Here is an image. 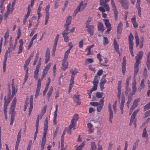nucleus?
I'll return each instance as SVG.
<instances>
[{"label": "nucleus", "mask_w": 150, "mask_h": 150, "mask_svg": "<svg viewBox=\"0 0 150 150\" xmlns=\"http://www.w3.org/2000/svg\"><path fill=\"white\" fill-rule=\"evenodd\" d=\"M48 124L47 118L46 117L44 123L43 135L42 137V140L40 144L41 150H44V146L46 142V136L48 128Z\"/></svg>", "instance_id": "f257e3e1"}, {"label": "nucleus", "mask_w": 150, "mask_h": 150, "mask_svg": "<svg viewBox=\"0 0 150 150\" xmlns=\"http://www.w3.org/2000/svg\"><path fill=\"white\" fill-rule=\"evenodd\" d=\"M78 115L77 114H75L73 116L71 120V123L66 130L68 134L70 135L71 134L72 129H73V130L76 129V123L78 120Z\"/></svg>", "instance_id": "f03ea898"}, {"label": "nucleus", "mask_w": 150, "mask_h": 150, "mask_svg": "<svg viewBox=\"0 0 150 150\" xmlns=\"http://www.w3.org/2000/svg\"><path fill=\"white\" fill-rule=\"evenodd\" d=\"M17 99L16 97H15L13 100L12 102L11 108L10 110V113L11 114V120L10 123V125H11L13 122L14 120V116L15 113L14 112V109L15 108Z\"/></svg>", "instance_id": "7ed1b4c3"}, {"label": "nucleus", "mask_w": 150, "mask_h": 150, "mask_svg": "<svg viewBox=\"0 0 150 150\" xmlns=\"http://www.w3.org/2000/svg\"><path fill=\"white\" fill-rule=\"evenodd\" d=\"M78 71L76 69H71L69 71L70 73L71 74V76L70 80V83L69 87L68 92L69 93L71 91V88L74 84V76L78 73Z\"/></svg>", "instance_id": "20e7f679"}, {"label": "nucleus", "mask_w": 150, "mask_h": 150, "mask_svg": "<svg viewBox=\"0 0 150 150\" xmlns=\"http://www.w3.org/2000/svg\"><path fill=\"white\" fill-rule=\"evenodd\" d=\"M87 5V1L86 0L81 1L76 9L74 11V13L76 15L79 12L83 11L85 9Z\"/></svg>", "instance_id": "39448f33"}, {"label": "nucleus", "mask_w": 150, "mask_h": 150, "mask_svg": "<svg viewBox=\"0 0 150 150\" xmlns=\"http://www.w3.org/2000/svg\"><path fill=\"white\" fill-rule=\"evenodd\" d=\"M99 78V77L97 75L94 76L93 82V86L91 90H88L87 91V93L88 95H91V93L92 91L96 90L97 87V85L98 83V79Z\"/></svg>", "instance_id": "423d86ee"}, {"label": "nucleus", "mask_w": 150, "mask_h": 150, "mask_svg": "<svg viewBox=\"0 0 150 150\" xmlns=\"http://www.w3.org/2000/svg\"><path fill=\"white\" fill-rule=\"evenodd\" d=\"M59 34H57L55 39L54 44L52 49V56L54 57L55 55V52L56 51V48L57 45V41L59 38Z\"/></svg>", "instance_id": "0eeeda50"}, {"label": "nucleus", "mask_w": 150, "mask_h": 150, "mask_svg": "<svg viewBox=\"0 0 150 150\" xmlns=\"http://www.w3.org/2000/svg\"><path fill=\"white\" fill-rule=\"evenodd\" d=\"M50 8V5L48 4L47 6L46 7L45 9V11L46 12L45 16V25H46L49 18L50 13L49 12V10Z\"/></svg>", "instance_id": "6e6552de"}, {"label": "nucleus", "mask_w": 150, "mask_h": 150, "mask_svg": "<svg viewBox=\"0 0 150 150\" xmlns=\"http://www.w3.org/2000/svg\"><path fill=\"white\" fill-rule=\"evenodd\" d=\"M121 87H122V81H119L117 83V97L119 100L120 99L121 94Z\"/></svg>", "instance_id": "1a4fd4ad"}, {"label": "nucleus", "mask_w": 150, "mask_h": 150, "mask_svg": "<svg viewBox=\"0 0 150 150\" xmlns=\"http://www.w3.org/2000/svg\"><path fill=\"white\" fill-rule=\"evenodd\" d=\"M143 52L142 51H139L136 56V62L135 63L140 64L142 58Z\"/></svg>", "instance_id": "9d476101"}, {"label": "nucleus", "mask_w": 150, "mask_h": 150, "mask_svg": "<svg viewBox=\"0 0 150 150\" xmlns=\"http://www.w3.org/2000/svg\"><path fill=\"white\" fill-rule=\"evenodd\" d=\"M136 82L135 78V76L133 78V82L132 83V91L131 94V95H133L135 94L137 91Z\"/></svg>", "instance_id": "9b49d317"}, {"label": "nucleus", "mask_w": 150, "mask_h": 150, "mask_svg": "<svg viewBox=\"0 0 150 150\" xmlns=\"http://www.w3.org/2000/svg\"><path fill=\"white\" fill-rule=\"evenodd\" d=\"M112 7L114 13L115 19L116 21L117 19L118 12L116 9V7L113 0H111Z\"/></svg>", "instance_id": "f8f14e48"}, {"label": "nucleus", "mask_w": 150, "mask_h": 150, "mask_svg": "<svg viewBox=\"0 0 150 150\" xmlns=\"http://www.w3.org/2000/svg\"><path fill=\"white\" fill-rule=\"evenodd\" d=\"M140 100V98H138L134 100L133 104L130 110V114H131V113L132 112L133 110L137 106L138 102Z\"/></svg>", "instance_id": "ddd939ff"}, {"label": "nucleus", "mask_w": 150, "mask_h": 150, "mask_svg": "<svg viewBox=\"0 0 150 150\" xmlns=\"http://www.w3.org/2000/svg\"><path fill=\"white\" fill-rule=\"evenodd\" d=\"M141 0H137L136 3V8L138 11V16L139 17H141V10L142 9L140 6Z\"/></svg>", "instance_id": "4468645a"}, {"label": "nucleus", "mask_w": 150, "mask_h": 150, "mask_svg": "<svg viewBox=\"0 0 150 150\" xmlns=\"http://www.w3.org/2000/svg\"><path fill=\"white\" fill-rule=\"evenodd\" d=\"M11 4H9L7 6V11L6 12L4 15V20H6L8 17V16L11 13V8L10 6Z\"/></svg>", "instance_id": "2eb2a0df"}, {"label": "nucleus", "mask_w": 150, "mask_h": 150, "mask_svg": "<svg viewBox=\"0 0 150 150\" xmlns=\"http://www.w3.org/2000/svg\"><path fill=\"white\" fill-rule=\"evenodd\" d=\"M126 57L124 56L123 59V62L122 64V73L123 75H125L126 71Z\"/></svg>", "instance_id": "dca6fc26"}, {"label": "nucleus", "mask_w": 150, "mask_h": 150, "mask_svg": "<svg viewBox=\"0 0 150 150\" xmlns=\"http://www.w3.org/2000/svg\"><path fill=\"white\" fill-rule=\"evenodd\" d=\"M11 86L12 88L11 96L13 97L17 92V90L15 88L13 79L12 80Z\"/></svg>", "instance_id": "f3484780"}, {"label": "nucleus", "mask_w": 150, "mask_h": 150, "mask_svg": "<svg viewBox=\"0 0 150 150\" xmlns=\"http://www.w3.org/2000/svg\"><path fill=\"white\" fill-rule=\"evenodd\" d=\"M134 37L132 33H130L128 37L129 44V47H133V40Z\"/></svg>", "instance_id": "a211bd4d"}, {"label": "nucleus", "mask_w": 150, "mask_h": 150, "mask_svg": "<svg viewBox=\"0 0 150 150\" xmlns=\"http://www.w3.org/2000/svg\"><path fill=\"white\" fill-rule=\"evenodd\" d=\"M80 96V95L77 93L75 94L74 96V100L77 105H80L81 103V101L79 100V99Z\"/></svg>", "instance_id": "6ab92c4d"}, {"label": "nucleus", "mask_w": 150, "mask_h": 150, "mask_svg": "<svg viewBox=\"0 0 150 150\" xmlns=\"http://www.w3.org/2000/svg\"><path fill=\"white\" fill-rule=\"evenodd\" d=\"M20 45L19 47V49L18 52V54H21L23 51V43L22 39H20L19 41Z\"/></svg>", "instance_id": "aec40b11"}, {"label": "nucleus", "mask_w": 150, "mask_h": 150, "mask_svg": "<svg viewBox=\"0 0 150 150\" xmlns=\"http://www.w3.org/2000/svg\"><path fill=\"white\" fill-rule=\"evenodd\" d=\"M11 100V97L8 96L7 98L6 96L4 97V106L7 107L8 104L10 103Z\"/></svg>", "instance_id": "412c9836"}, {"label": "nucleus", "mask_w": 150, "mask_h": 150, "mask_svg": "<svg viewBox=\"0 0 150 150\" xmlns=\"http://www.w3.org/2000/svg\"><path fill=\"white\" fill-rule=\"evenodd\" d=\"M146 66L148 69L149 70L150 69V52H149L146 54Z\"/></svg>", "instance_id": "4be33fe9"}, {"label": "nucleus", "mask_w": 150, "mask_h": 150, "mask_svg": "<svg viewBox=\"0 0 150 150\" xmlns=\"http://www.w3.org/2000/svg\"><path fill=\"white\" fill-rule=\"evenodd\" d=\"M131 21L133 25V27L135 28H137L138 26V24L136 21V18L135 16L133 17L131 19Z\"/></svg>", "instance_id": "5701e85b"}, {"label": "nucleus", "mask_w": 150, "mask_h": 150, "mask_svg": "<svg viewBox=\"0 0 150 150\" xmlns=\"http://www.w3.org/2000/svg\"><path fill=\"white\" fill-rule=\"evenodd\" d=\"M113 44L115 50L117 52L119 53L120 55L119 45L115 39L114 40Z\"/></svg>", "instance_id": "b1692460"}, {"label": "nucleus", "mask_w": 150, "mask_h": 150, "mask_svg": "<svg viewBox=\"0 0 150 150\" xmlns=\"http://www.w3.org/2000/svg\"><path fill=\"white\" fill-rule=\"evenodd\" d=\"M140 64L135 63L134 66V75L135 77V76L137 74V73L138 72L139 70V66Z\"/></svg>", "instance_id": "393cba45"}, {"label": "nucleus", "mask_w": 150, "mask_h": 150, "mask_svg": "<svg viewBox=\"0 0 150 150\" xmlns=\"http://www.w3.org/2000/svg\"><path fill=\"white\" fill-rule=\"evenodd\" d=\"M119 1L124 8L125 9H127L128 8V4L126 1V0H121Z\"/></svg>", "instance_id": "a878e982"}, {"label": "nucleus", "mask_w": 150, "mask_h": 150, "mask_svg": "<svg viewBox=\"0 0 150 150\" xmlns=\"http://www.w3.org/2000/svg\"><path fill=\"white\" fill-rule=\"evenodd\" d=\"M122 24L121 22H120L118 24L117 28V33L120 34L122 32Z\"/></svg>", "instance_id": "bb28decb"}, {"label": "nucleus", "mask_w": 150, "mask_h": 150, "mask_svg": "<svg viewBox=\"0 0 150 150\" xmlns=\"http://www.w3.org/2000/svg\"><path fill=\"white\" fill-rule=\"evenodd\" d=\"M30 61L31 59H30V58H28V59L26 60L23 66L24 69H28V66L29 64Z\"/></svg>", "instance_id": "cd10ccee"}, {"label": "nucleus", "mask_w": 150, "mask_h": 150, "mask_svg": "<svg viewBox=\"0 0 150 150\" xmlns=\"http://www.w3.org/2000/svg\"><path fill=\"white\" fill-rule=\"evenodd\" d=\"M65 57H66V52L64 54V58L62 60V67H61V69L63 71H65L66 70V60H65Z\"/></svg>", "instance_id": "c85d7f7f"}, {"label": "nucleus", "mask_w": 150, "mask_h": 150, "mask_svg": "<svg viewBox=\"0 0 150 150\" xmlns=\"http://www.w3.org/2000/svg\"><path fill=\"white\" fill-rule=\"evenodd\" d=\"M142 137L143 138H145L147 139H148V135L147 132L146 128H144L143 130L142 133Z\"/></svg>", "instance_id": "c756f323"}, {"label": "nucleus", "mask_w": 150, "mask_h": 150, "mask_svg": "<svg viewBox=\"0 0 150 150\" xmlns=\"http://www.w3.org/2000/svg\"><path fill=\"white\" fill-rule=\"evenodd\" d=\"M53 91V87L52 86H51L50 88V89L47 93V99L48 100L50 99V96L52 93Z\"/></svg>", "instance_id": "7c9ffc66"}, {"label": "nucleus", "mask_w": 150, "mask_h": 150, "mask_svg": "<svg viewBox=\"0 0 150 150\" xmlns=\"http://www.w3.org/2000/svg\"><path fill=\"white\" fill-rule=\"evenodd\" d=\"M98 29L99 31H103L104 30V27L103 24L100 22L98 24Z\"/></svg>", "instance_id": "2f4dec72"}, {"label": "nucleus", "mask_w": 150, "mask_h": 150, "mask_svg": "<svg viewBox=\"0 0 150 150\" xmlns=\"http://www.w3.org/2000/svg\"><path fill=\"white\" fill-rule=\"evenodd\" d=\"M87 29V31L90 33L91 35L93 34V31L94 29V26L93 25H88Z\"/></svg>", "instance_id": "473e14b6"}, {"label": "nucleus", "mask_w": 150, "mask_h": 150, "mask_svg": "<svg viewBox=\"0 0 150 150\" xmlns=\"http://www.w3.org/2000/svg\"><path fill=\"white\" fill-rule=\"evenodd\" d=\"M144 79H143L141 81L140 84V86L138 88V91H141V90L145 86V84L144 83Z\"/></svg>", "instance_id": "72a5a7b5"}, {"label": "nucleus", "mask_w": 150, "mask_h": 150, "mask_svg": "<svg viewBox=\"0 0 150 150\" xmlns=\"http://www.w3.org/2000/svg\"><path fill=\"white\" fill-rule=\"evenodd\" d=\"M21 130L20 129L18 133L16 143H19L21 141Z\"/></svg>", "instance_id": "f704fd0d"}, {"label": "nucleus", "mask_w": 150, "mask_h": 150, "mask_svg": "<svg viewBox=\"0 0 150 150\" xmlns=\"http://www.w3.org/2000/svg\"><path fill=\"white\" fill-rule=\"evenodd\" d=\"M72 20V17L71 16H68L66 19V26L69 25L70 24Z\"/></svg>", "instance_id": "c9c22d12"}, {"label": "nucleus", "mask_w": 150, "mask_h": 150, "mask_svg": "<svg viewBox=\"0 0 150 150\" xmlns=\"http://www.w3.org/2000/svg\"><path fill=\"white\" fill-rule=\"evenodd\" d=\"M91 147L90 150H96V146L95 142H92L91 143Z\"/></svg>", "instance_id": "e433bc0d"}, {"label": "nucleus", "mask_w": 150, "mask_h": 150, "mask_svg": "<svg viewBox=\"0 0 150 150\" xmlns=\"http://www.w3.org/2000/svg\"><path fill=\"white\" fill-rule=\"evenodd\" d=\"M103 21H104V23L106 28L111 27V24L108 20L105 19H104Z\"/></svg>", "instance_id": "4c0bfd02"}, {"label": "nucleus", "mask_w": 150, "mask_h": 150, "mask_svg": "<svg viewBox=\"0 0 150 150\" xmlns=\"http://www.w3.org/2000/svg\"><path fill=\"white\" fill-rule=\"evenodd\" d=\"M85 144V142H83L81 144L77 146L75 150H81L82 148L84 146Z\"/></svg>", "instance_id": "58836bf2"}, {"label": "nucleus", "mask_w": 150, "mask_h": 150, "mask_svg": "<svg viewBox=\"0 0 150 150\" xmlns=\"http://www.w3.org/2000/svg\"><path fill=\"white\" fill-rule=\"evenodd\" d=\"M93 62V59L92 58H88L86 59L85 61V63L86 64L91 63Z\"/></svg>", "instance_id": "ea45409f"}, {"label": "nucleus", "mask_w": 150, "mask_h": 150, "mask_svg": "<svg viewBox=\"0 0 150 150\" xmlns=\"http://www.w3.org/2000/svg\"><path fill=\"white\" fill-rule=\"evenodd\" d=\"M109 121L110 123H111L112 122V119L113 117V112H109Z\"/></svg>", "instance_id": "a19ab883"}, {"label": "nucleus", "mask_w": 150, "mask_h": 150, "mask_svg": "<svg viewBox=\"0 0 150 150\" xmlns=\"http://www.w3.org/2000/svg\"><path fill=\"white\" fill-rule=\"evenodd\" d=\"M68 45L69 48L66 51V54L69 53L70 50L73 46L72 43L71 42H69L68 43Z\"/></svg>", "instance_id": "79ce46f5"}, {"label": "nucleus", "mask_w": 150, "mask_h": 150, "mask_svg": "<svg viewBox=\"0 0 150 150\" xmlns=\"http://www.w3.org/2000/svg\"><path fill=\"white\" fill-rule=\"evenodd\" d=\"M13 39H12V37H11L9 39V46H10L8 48V50H9L10 49H11L12 48V47H13V44H12V42H13Z\"/></svg>", "instance_id": "37998d69"}, {"label": "nucleus", "mask_w": 150, "mask_h": 150, "mask_svg": "<svg viewBox=\"0 0 150 150\" xmlns=\"http://www.w3.org/2000/svg\"><path fill=\"white\" fill-rule=\"evenodd\" d=\"M135 38L136 40V46L137 47L139 45V39L137 34L135 35Z\"/></svg>", "instance_id": "c03bdc74"}, {"label": "nucleus", "mask_w": 150, "mask_h": 150, "mask_svg": "<svg viewBox=\"0 0 150 150\" xmlns=\"http://www.w3.org/2000/svg\"><path fill=\"white\" fill-rule=\"evenodd\" d=\"M33 96L31 95L30 96V98L29 103H30V107L33 108Z\"/></svg>", "instance_id": "a18cd8bd"}, {"label": "nucleus", "mask_w": 150, "mask_h": 150, "mask_svg": "<svg viewBox=\"0 0 150 150\" xmlns=\"http://www.w3.org/2000/svg\"><path fill=\"white\" fill-rule=\"evenodd\" d=\"M103 93H100L97 92L96 93V96L98 98H101L103 96Z\"/></svg>", "instance_id": "49530a36"}, {"label": "nucleus", "mask_w": 150, "mask_h": 150, "mask_svg": "<svg viewBox=\"0 0 150 150\" xmlns=\"http://www.w3.org/2000/svg\"><path fill=\"white\" fill-rule=\"evenodd\" d=\"M51 65V63L50 62L44 68L43 70L48 71Z\"/></svg>", "instance_id": "de8ad7c7"}, {"label": "nucleus", "mask_w": 150, "mask_h": 150, "mask_svg": "<svg viewBox=\"0 0 150 150\" xmlns=\"http://www.w3.org/2000/svg\"><path fill=\"white\" fill-rule=\"evenodd\" d=\"M40 89V88H37L35 95V98H36L38 96Z\"/></svg>", "instance_id": "09e8293b"}, {"label": "nucleus", "mask_w": 150, "mask_h": 150, "mask_svg": "<svg viewBox=\"0 0 150 150\" xmlns=\"http://www.w3.org/2000/svg\"><path fill=\"white\" fill-rule=\"evenodd\" d=\"M9 36V33L7 31L5 34L4 38L5 39V43L6 42V40H7Z\"/></svg>", "instance_id": "8fccbe9b"}, {"label": "nucleus", "mask_w": 150, "mask_h": 150, "mask_svg": "<svg viewBox=\"0 0 150 150\" xmlns=\"http://www.w3.org/2000/svg\"><path fill=\"white\" fill-rule=\"evenodd\" d=\"M91 17L88 18V19L87 20L86 23V27L88 28V26L89 25V24L90 23L91 21Z\"/></svg>", "instance_id": "3c124183"}, {"label": "nucleus", "mask_w": 150, "mask_h": 150, "mask_svg": "<svg viewBox=\"0 0 150 150\" xmlns=\"http://www.w3.org/2000/svg\"><path fill=\"white\" fill-rule=\"evenodd\" d=\"M47 71L43 70V71H42V74L41 77L42 80L44 79V78L45 77L47 74Z\"/></svg>", "instance_id": "603ef678"}, {"label": "nucleus", "mask_w": 150, "mask_h": 150, "mask_svg": "<svg viewBox=\"0 0 150 150\" xmlns=\"http://www.w3.org/2000/svg\"><path fill=\"white\" fill-rule=\"evenodd\" d=\"M103 44L104 45L108 44V40L107 38L105 37H104L103 40Z\"/></svg>", "instance_id": "864d4df0"}, {"label": "nucleus", "mask_w": 150, "mask_h": 150, "mask_svg": "<svg viewBox=\"0 0 150 150\" xmlns=\"http://www.w3.org/2000/svg\"><path fill=\"white\" fill-rule=\"evenodd\" d=\"M136 121L135 117L132 115L131 117L130 121V125H131L133 122H134Z\"/></svg>", "instance_id": "5fc2aeb1"}, {"label": "nucleus", "mask_w": 150, "mask_h": 150, "mask_svg": "<svg viewBox=\"0 0 150 150\" xmlns=\"http://www.w3.org/2000/svg\"><path fill=\"white\" fill-rule=\"evenodd\" d=\"M103 106V105H100V104L98 106H97V110L98 112H99L101 111Z\"/></svg>", "instance_id": "6e6d98bb"}, {"label": "nucleus", "mask_w": 150, "mask_h": 150, "mask_svg": "<svg viewBox=\"0 0 150 150\" xmlns=\"http://www.w3.org/2000/svg\"><path fill=\"white\" fill-rule=\"evenodd\" d=\"M42 79H39L38 80V83L37 84V88H41V81L42 80Z\"/></svg>", "instance_id": "4d7b16f0"}, {"label": "nucleus", "mask_w": 150, "mask_h": 150, "mask_svg": "<svg viewBox=\"0 0 150 150\" xmlns=\"http://www.w3.org/2000/svg\"><path fill=\"white\" fill-rule=\"evenodd\" d=\"M50 55H45V63L46 64H47L48 62L50 60Z\"/></svg>", "instance_id": "13d9d810"}, {"label": "nucleus", "mask_w": 150, "mask_h": 150, "mask_svg": "<svg viewBox=\"0 0 150 150\" xmlns=\"http://www.w3.org/2000/svg\"><path fill=\"white\" fill-rule=\"evenodd\" d=\"M90 104L91 105L95 106H98L99 104V103L98 102H90Z\"/></svg>", "instance_id": "bf43d9fd"}, {"label": "nucleus", "mask_w": 150, "mask_h": 150, "mask_svg": "<svg viewBox=\"0 0 150 150\" xmlns=\"http://www.w3.org/2000/svg\"><path fill=\"white\" fill-rule=\"evenodd\" d=\"M131 76H130L128 77L126 79V84L127 86H128L129 84V81L131 79Z\"/></svg>", "instance_id": "052dcab7"}, {"label": "nucleus", "mask_w": 150, "mask_h": 150, "mask_svg": "<svg viewBox=\"0 0 150 150\" xmlns=\"http://www.w3.org/2000/svg\"><path fill=\"white\" fill-rule=\"evenodd\" d=\"M16 2V0H13V1L11 5V13H12L14 9L15 4Z\"/></svg>", "instance_id": "680f3d73"}, {"label": "nucleus", "mask_w": 150, "mask_h": 150, "mask_svg": "<svg viewBox=\"0 0 150 150\" xmlns=\"http://www.w3.org/2000/svg\"><path fill=\"white\" fill-rule=\"evenodd\" d=\"M150 108V103L147 104L144 107V111Z\"/></svg>", "instance_id": "e2e57ef3"}, {"label": "nucleus", "mask_w": 150, "mask_h": 150, "mask_svg": "<svg viewBox=\"0 0 150 150\" xmlns=\"http://www.w3.org/2000/svg\"><path fill=\"white\" fill-rule=\"evenodd\" d=\"M7 56H8V52L7 50L6 52L5 53V55H4V61L3 63H6V62L7 60Z\"/></svg>", "instance_id": "0e129e2a"}, {"label": "nucleus", "mask_w": 150, "mask_h": 150, "mask_svg": "<svg viewBox=\"0 0 150 150\" xmlns=\"http://www.w3.org/2000/svg\"><path fill=\"white\" fill-rule=\"evenodd\" d=\"M116 101H115L113 104V108L115 113L116 112Z\"/></svg>", "instance_id": "69168bd1"}, {"label": "nucleus", "mask_w": 150, "mask_h": 150, "mask_svg": "<svg viewBox=\"0 0 150 150\" xmlns=\"http://www.w3.org/2000/svg\"><path fill=\"white\" fill-rule=\"evenodd\" d=\"M150 115V110L148 112H145V114L144 115V117L145 118L146 117H147L149 116Z\"/></svg>", "instance_id": "338daca9"}, {"label": "nucleus", "mask_w": 150, "mask_h": 150, "mask_svg": "<svg viewBox=\"0 0 150 150\" xmlns=\"http://www.w3.org/2000/svg\"><path fill=\"white\" fill-rule=\"evenodd\" d=\"M47 106H45L43 107L41 110V113L43 115L46 112V110Z\"/></svg>", "instance_id": "774afa93"}]
</instances>
